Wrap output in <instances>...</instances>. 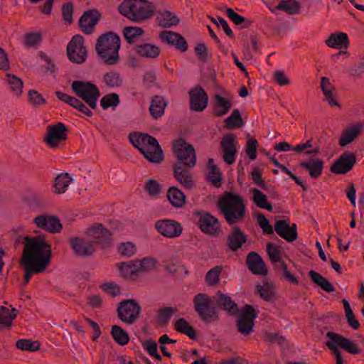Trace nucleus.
Wrapping results in <instances>:
<instances>
[{
    "mask_svg": "<svg viewBox=\"0 0 364 364\" xmlns=\"http://www.w3.org/2000/svg\"><path fill=\"white\" fill-rule=\"evenodd\" d=\"M270 10L273 13L277 11H283L289 15H293L299 12L300 4L296 0H281L277 6Z\"/></svg>",
    "mask_w": 364,
    "mask_h": 364,
    "instance_id": "f704fd0d",
    "label": "nucleus"
},
{
    "mask_svg": "<svg viewBox=\"0 0 364 364\" xmlns=\"http://www.w3.org/2000/svg\"><path fill=\"white\" fill-rule=\"evenodd\" d=\"M300 166L307 170L311 178H319L323 172V161L318 159H312L300 163Z\"/></svg>",
    "mask_w": 364,
    "mask_h": 364,
    "instance_id": "c756f323",
    "label": "nucleus"
},
{
    "mask_svg": "<svg viewBox=\"0 0 364 364\" xmlns=\"http://www.w3.org/2000/svg\"><path fill=\"white\" fill-rule=\"evenodd\" d=\"M220 211L230 225L242 222L245 216L246 208L241 196L226 192L218 202Z\"/></svg>",
    "mask_w": 364,
    "mask_h": 364,
    "instance_id": "f03ea898",
    "label": "nucleus"
},
{
    "mask_svg": "<svg viewBox=\"0 0 364 364\" xmlns=\"http://www.w3.org/2000/svg\"><path fill=\"white\" fill-rule=\"evenodd\" d=\"M156 21L159 26L162 28L174 26L179 23L178 18L169 11H159L156 16Z\"/></svg>",
    "mask_w": 364,
    "mask_h": 364,
    "instance_id": "c9c22d12",
    "label": "nucleus"
},
{
    "mask_svg": "<svg viewBox=\"0 0 364 364\" xmlns=\"http://www.w3.org/2000/svg\"><path fill=\"white\" fill-rule=\"evenodd\" d=\"M235 139V134H228L223 137L220 141L223 160L229 165L232 164L236 158Z\"/></svg>",
    "mask_w": 364,
    "mask_h": 364,
    "instance_id": "f3484780",
    "label": "nucleus"
},
{
    "mask_svg": "<svg viewBox=\"0 0 364 364\" xmlns=\"http://www.w3.org/2000/svg\"><path fill=\"white\" fill-rule=\"evenodd\" d=\"M167 198L170 203L176 208H181L186 203L185 194L177 187H170L167 191Z\"/></svg>",
    "mask_w": 364,
    "mask_h": 364,
    "instance_id": "58836bf2",
    "label": "nucleus"
},
{
    "mask_svg": "<svg viewBox=\"0 0 364 364\" xmlns=\"http://www.w3.org/2000/svg\"><path fill=\"white\" fill-rule=\"evenodd\" d=\"M5 80L9 85L10 90L16 96H19L22 92L23 82L22 80L11 74H6Z\"/></svg>",
    "mask_w": 364,
    "mask_h": 364,
    "instance_id": "8fccbe9b",
    "label": "nucleus"
},
{
    "mask_svg": "<svg viewBox=\"0 0 364 364\" xmlns=\"http://www.w3.org/2000/svg\"><path fill=\"white\" fill-rule=\"evenodd\" d=\"M70 245L74 254L77 257H90L95 252L93 242L87 241L81 237L70 238Z\"/></svg>",
    "mask_w": 364,
    "mask_h": 364,
    "instance_id": "a211bd4d",
    "label": "nucleus"
},
{
    "mask_svg": "<svg viewBox=\"0 0 364 364\" xmlns=\"http://www.w3.org/2000/svg\"><path fill=\"white\" fill-rule=\"evenodd\" d=\"M173 154L183 166L191 168L196 166V154L194 147L183 140H178L173 144Z\"/></svg>",
    "mask_w": 364,
    "mask_h": 364,
    "instance_id": "6e6552de",
    "label": "nucleus"
},
{
    "mask_svg": "<svg viewBox=\"0 0 364 364\" xmlns=\"http://www.w3.org/2000/svg\"><path fill=\"white\" fill-rule=\"evenodd\" d=\"M42 41V34L41 32H30L24 36L23 45L27 48L35 47Z\"/></svg>",
    "mask_w": 364,
    "mask_h": 364,
    "instance_id": "13d9d810",
    "label": "nucleus"
},
{
    "mask_svg": "<svg viewBox=\"0 0 364 364\" xmlns=\"http://www.w3.org/2000/svg\"><path fill=\"white\" fill-rule=\"evenodd\" d=\"M71 90L92 109L97 108V102L100 92L96 85L82 80H75L71 85Z\"/></svg>",
    "mask_w": 364,
    "mask_h": 364,
    "instance_id": "0eeeda50",
    "label": "nucleus"
},
{
    "mask_svg": "<svg viewBox=\"0 0 364 364\" xmlns=\"http://www.w3.org/2000/svg\"><path fill=\"white\" fill-rule=\"evenodd\" d=\"M143 33V29L138 26L126 27L123 30L124 36L129 43H135Z\"/></svg>",
    "mask_w": 364,
    "mask_h": 364,
    "instance_id": "603ef678",
    "label": "nucleus"
},
{
    "mask_svg": "<svg viewBox=\"0 0 364 364\" xmlns=\"http://www.w3.org/2000/svg\"><path fill=\"white\" fill-rule=\"evenodd\" d=\"M174 328L178 333L186 334L190 338L196 339V333L195 329L184 318H178L174 323Z\"/></svg>",
    "mask_w": 364,
    "mask_h": 364,
    "instance_id": "a18cd8bd",
    "label": "nucleus"
},
{
    "mask_svg": "<svg viewBox=\"0 0 364 364\" xmlns=\"http://www.w3.org/2000/svg\"><path fill=\"white\" fill-rule=\"evenodd\" d=\"M226 14L228 16V18L234 22L236 25H242V28H249L251 24L252 21L249 19H247L244 18L243 16L237 14L234 11V10L231 8H227L225 9Z\"/></svg>",
    "mask_w": 364,
    "mask_h": 364,
    "instance_id": "5fc2aeb1",
    "label": "nucleus"
},
{
    "mask_svg": "<svg viewBox=\"0 0 364 364\" xmlns=\"http://www.w3.org/2000/svg\"><path fill=\"white\" fill-rule=\"evenodd\" d=\"M120 38L109 32L101 35L97 40L95 50L99 58L107 65H114L119 60Z\"/></svg>",
    "mask_w": 364,
    "mask_h": 364,
    "instance_id": "20e7f679",
    "label": "nucleus"
},
{
    "mask_svg": "<svg viewBox=\"0 0 364 364\" xmlns=\"http://www.w3.org/2000/svg\"><path fill=\"white\" fill-rule=\"evenodd\" d=\"M356 163L355 155L344 152L331 166L330 170L336 174H345L349 172Z\"/></svg>",
    "mask_w": 364,
    "mask_h": 364,
    "instance_id": "2eb2a0df",
    "label": "nucleus"
},
{
    "mask_svg": "<svg viewBox=\"0 0 364 364\" xmlns=\"http://www.w3.org/2000/svg\"><path fill=\"white\" fill-rule=\"evenodd\" d=\"M214 109L213 113L217 117H222L226 114L232 107L230 99L223 97L220 95H215L213 97Z\"/></svg>",
    "mask_w": 364,
    "mask_h": 364,
    "instance_id": "2f4dec72",
    "label": "nucleus"
},
{
    "mask_svg": "<svg viewBox=\"0 0 364 364\" xmlns=\"http://www.w3.org/2000/svg\"><path fill=\"white\" fill-rule=\"evenodd\" d=\"M176 311L177 309L174 307H164L160 309L158 311L159 321L161 323H166Z\"/></svg>",
    "mask_w": 364,
    "mask_h": 364,
    "instance_id": "e2e57ef3",
    "label": "nucleus"
},
{
    "mask_svg": "<svg viewBox=\"0 0 364 364\" xmlns=\"http://www.w3.org/2000/svg\"><path fill=\"white\" fill-rule=\"evenodd\" d=\"M139 274L149 272L156 268L158 262L155 258L147 257L142 259L136 260Z\"/></svg>",
    "mask_w": 364,
    "mask_h": 364,
    "instance_id": "09e8293b",
    "label": "nucleus"
},
{
    "mask_svg": "<svg viewBox=\"0 0 364 364\" xmlns=\"http://www.w3.org/2000/svg\"><path fill=\"white\" fill-rule=\"evenodd\" d=\"M159 38L163 42L173 46L181 52H186L188 50L186 41L178 33L165 30L159 33Z\"/></svg>",
    "mask_w": 364,
    "mask_h": 364,
    "instance_id": "4be33fe9",
    "label": "nucleus"
},
{
    "mask_svg": "<svg viewBox=\"0 0 364 364\" xmlns=\"http://www.w3.org/2000/svg\"><path fill=\"white\" fill-rule=\"evenodd\" d=\"M267 252L275 269H278V267L280 266V264L284 263V261L282 259L281 248L277 245L268 243L267 245Z\"/></svg>",
    "mask_w": 364,
    "mask_h": 364,
    "instance_id": "79ce46f5",
    "label": "nucleus"
},
{
    "mask_svg": "<svg viewBox=\"0 0 364 364\" xmlns=\"http://www.w3.org/2000/svg\"><path fill=\"white\" fill-rule=\"evenodd\" d=\"M208 166L210 171L208 173L209 181L215 186L220 187L221 186V173L219 169L214 164L213 159H208Z\"/></svg>",
    "mask_w": 364,
    "mask_h": 364,
    "instance_id": "864d4df0",
    "label": "nucleus"
},
{
    "mask_svg": "<svg viewBox=\"0 0 364 364\" xmlns=\"http://www.w3.org/2000/svg\"><path fill=\"white\" fill-rule=\"evenodd\" d=\"M227 241L228 247L235 252L246 242L247 236L238 227H235L228 236Z\"/></svg>",
    "mask_w": 364,
    "mask_h": 364,
    "instance_id": "cd10ccee",
    "label": "nucleus"
},
{
    "mask_svg": "<svg viewBox=\"0 0 364 364\" xmlns=\"http://www.w3.org/2000/svg\"><path fill=\"white\" fill-rule=\"evenodd\" d=\"M222 267L216 266L208 272L205 275V281L209 285H215L219 282V276L221 273Z\"/></svg>",
    "mask_w": 364,
    "mask_h": 364,
    "instance_id": "680f3d73",
    "label": "nucleus"
},
{
    "mask_svg": "<svg viewBox=\"0 0 364 364\" xmlns=\"http://www.w3.org/2000/svg\"><path fill=\"white\" fill-rule=\"evenodd\" d=\"M68 138V128L62 122L54 124H49L43 138L44 142L50 149H55L59 146L62 141Z\"/></svg>",
    "mask_w": 364,
    "mask_h": 364,
    "instance_id": "1a4fd4ad",
    "label": "nucleus"
},
{
    "mask_svg": "<svg viewBox=\"0 0 364 364\" xmlns=\"http://www.w3.org/2000/svg\"><path fill=\"white\" fill-rule=\"evenodd\" d=\"M364 128V124L358 122L350 125L342 133L339 139V144L341 146H346L351 143L362 132Z\"/></svg>",
    "mask_w": 364,
    "mask_h": 364,
    "instance_id": "bb28decb",
    "label": "nucleus"
},
{
    "mask_svg": "<svg viewBox=\"0 0 364 364\" xmlns=\"http://www.w3.org/2000/svg\"><path fill=\"white\" fill-rule=\"evenodd\" d=\"M155 228L159 234L167 238L179 237L183 232L181 223L171 219L157 220L155 223Z\"/></svg>",
    "mask_w": 364,
    "mask_h": 364,
    "instance_id": "4468645a",
    "label": "nucleus"
},
{
    "mask_svg": "<svg viewBox=\"0 0 364 364\" xmlns=\"http://www.w3.org/2000/svg\"><path fill=\"white\" fill-rule=\"evenodd\" d=\"M326 44L330 48L336 49L347 48L348 37L345 33H333L326 41Z\"/></svg>",
    "mask_w": 364,
    "mask_h": 364,
    "instance_id": "e433bc0d",
    "label": "nucleus"
},
{
    "mask_svg": "<svg viewBox=\"0 0 364 364\" xmlns=\"http://www.w3.org/2000/svg\"><path fill=\"white\" fill-rule=\"evenodd\" d=\"M195 311L199 318L205 323L218 320V313L210 297L205 294H198L193 299Z\"/></svg>",
    "mask_w": 364,
    "mask_h": 364,
    "instance_id": "423d86ee",
    "label": "nucleus"
},
{
    "mask_svg": "<svg viewBox=\"0 0 364 364\" xmlns=\"http://www.w3.org/2000/svg\"><path fill=\"white\" fill-rule=\"evenodd\" d=\"M111 335L114 341L120 346H124L129 343V334L119 326L114 325L112 326Z\"/></svg>",
    "mask_w": 364,
    "mask_h": 364,
    "instance_id": "de8ad7c7",
    "label": "nucleus"
},
{
    "mask_svg": "<svg viewBox=\"0 0 364 364\" xmlns=\"http://www.w3.org/2000/svg\"><path fill=\"white\" fill-rule=\"evenodd\" d=\"M119 104V95L116 93H110L105 95L100 100V105L103 109L110 107H116Z\"/></svg>",
    "mask_w": 364,
    "mask_h": 364,
    "instance_id": "052dcab7",
    "label": "nucleus"
},
{
    "mask_svg": "<svg viewBox=\"0 0 364 364\" xmlns=\"http://www.w3.org/2000/svg\"><path fill=\"white\" fill-rule=\"evenodd\" d=\"M119 13L136 22H141L151 18L155 6L148 0H124L119 6Z\"/></svg>",
    "mask_w": 364,
    "mask_h": 364,
    "instance_id": "39448f33",
    "label": "nucleus"
},
{
    "mask_svg": "<svg viewBox=\"0 0 364 364\" xmlns=\"http://www.w3.org/2000/svg\"><path fill=\"white\" fill-rule=\"evenodd\" d=\"M68 58L73 63L78 64L85 62L87 58V50L84 46V38L80 35L73 37L67 46Z\"/></svg>",
    "mask_w": 364,
    "mask_h": 364,
    "instance_id": "f8f14e48",
    "label": "nucleus"
},
{
    "mask_svg": "<svg viewBox=\"0 0 364 364\" xmlns=\"http://www.w3.org/2000/svg\"><path fill=\"white\" fill-rule=\"evenodd\" d=\"M103 82L110 88L119 87L123 83V77L119 73L111 70L104 74Z\"/></svg>",
    "mask_w": 364,
    "mask_h": 364,
    "instance_id": "49530a36",
    "label": "nucleus"
},
{
    "mask_svg": "<svg viewBox=\"0 0 364 364\" xmlns=\"http://www.w3.org/2000/svg\"><path fill=\"white\" fill-rule=\"evenodd\" d=\"M100 17V13L96 9L85 11L79 20V26L81 31L85 34H91Z\"/></svg>",
    "mask_w": 364,
    "mask_h": 364,
    "instance_id": "6ab92c4d",
    "label": "nucleus"
},
{
    "mask_svg": "<svg viewBox=\"0 0 364 364\" xmlns=\"http://www.w3.org/2000/svg\"><path fill=\"white\" fill-rule=\"evenodd\" d=\"M136 53L142 58H156L160 54V48L151 43L136 45L134 48Z\"/></svg>",
    "mask_w": 364,
    "mask_h": 364,
    "instance_id": "473e14b6",
    "label": "nucleus"
},
{
    "mask_svg": "<svg viewBox=\"0 0 364 364\" xmlns=\"http://www.w3.org/2000/svg\"><path fill=\"white\" fill-rule=\"evenodd\" d=\"M28 101L33 106L45 105L46 100L36 90H32L28 92Z\"/></svg>",
    "mask_w": 364,
    "mask_h": 364,
    "instance_id": "69168bd1",
    "label": "nucleus"
},
{
    "mask_svg": "<svg viewBox=\"0 0 364 364\" xmlns=\"http://www.w3.org/2000/svg\"><path fill=\"white\" fill-rule=\"evenodd\" d=\"M225 127L228 129H232L235 127L243 126V120L238 109H234L232 114L225 121Z\"/></svg>",
    "mask_w": 364,
    "mask_h": 364,
    "instance_id": "3c124183",
    "label": "nucleus"
},
{
    "mask_svg": "<svg viewBox=\"0 0 364 364\" xmlns=\"http://www.w3.org/2000/svg\"><path fill=\"white\" fill-rule=\"evenodd\" d=\"M86 235L93 239L94 242L100 244H109L111 241V233L102 224L97 223L89 228Z\"/></svg>",
    "mask_w": 364,
    "mask_h": 364,
    "instance_id": "b1692460",
    "label": "nucleus"
},
{
    "mask_svg": "<svg viewBox=\"0 0 364 364\" xmlns=\"http://www.w3.org/2000/svg\"><path fill=\"white\" fill-rule=\"evenodd\" d=\"M326 337L328 338L326 342L331 345L335 346L337 348L338 347H341L343 350L353 355L360 353V350L354 342L340 334L333 332H328Z\"/></svg>",
    "mask_w": 364,
    "mask_h": 364,
    "instance_id": "dca6fc26",
    "label": "nucleus"
},
{
    "mask_svg": "<svg viewBox=\"0 0 364 364\" xmlns=\"http://www.w3.org/2000/svg\"><path fill=\"white\" fill-rule=\"evenodd\" d=\"M189 95L191 109L201 112L207 107L208 97L202 87H194L190 90Z\"/></svg>",
    "mask_w": 364,
    "mask_h": 364,
    "instance_id": "aec40b11",
    "label": "nucleus"
},
{
    "mask_svg": "<svg viewBox=\"0 0 364 364\" xmlns=\"http://www.w3.org/2000/svg\"><path fill=\"white\" fill-rule=\"evenodd\" d=\"M166 102L164 99V97L161 96H154L149 106V112L151 116L154 119H158L161 117L164 114V109L166 107Z\"/></svg>",
    "mask_w": 364,
    "mask_h": 364,
    "instance_id": "72a5a7b5",
    "label": "nucleus"
},
{
    "mask_svg": "<svg viewBox=\"0 0 364 364\" xmlns=\"http://www.w3.org/2000/svg\"><path fill=\"white\" fill-rule=\"evenodd\" d=\"M117 267L125 279H135L139 274L136 260L117 263Z\"/></svg>",
    "mask_w": 364,
    "mask_h": 364,
    "instance_id": "c85d7f7f",
    "label": "nucleus"
},
{
    "mask_svg": "<svg viewBox=\"0 0 364 364\" xmlns=\"http://www.w3.org/2000/svg\"><path fill=\"white\" fill-rule=\"evenodd\" d=\"M145 189L149 195L156 196L161 192V186L156 181L149 179L146 183Z\"/></svg>",
    "mask_w": 364,
    "mask_h": 364,
    "instance_id": "774afa93",
    "label": "nucleus"
},
{
    "mask_svg": "<svg viewBox=\"0 0 364 364\" xmlns=\"http://www.w3.org/2000/svg\"><path fill=\"white\" fill-rule=\"evenodd\" d=\"M309 276L316 285L320 287L325 291L328 293L335 291L333 285L326 278L316 272L311 270L309 272Z\"/></svg>",
    "mask_w": 364,
    "mask_h": 364,
    "instance_id": "c03bdc74",
    "label": "nucleus"
},
{
    "mask_svg": "<svg viewBox=\"0 0 364 364\" xmlns=\"http://www.w3.org/2000/svg\"><path fill=\"white\" fill-rule=\"evenodd\" d=\"M350 76L353 79H359L364 75V58L354 62L350 65L348 70Z\"/></svg>",
    "mask_w": 364,
    "mask_h": 364,
    "instance_id": "4d7b16f0",
    "label": "nucleus"
},
{
    "mask_svg": "<svg viewBox=\"0 0 364 364\" xmlns=\"http://www.w3.org/2000/svg\"><path fill=\"white\" fill-rule=\"evenodd\" d=\"M16 346L21 350L34 352L40 348V343L37 341H33L28 339H20L16 341Z\"/></svg>",
    "mask_w": 364,
    "mask_h": 364,
    "instance_id": "bf43d9fd",
    "label": "nucleus"
},
{
    "mask_svg": "<svg viewBox=\"0 0 364 364\" xmlns=\"http://www.w3.org/2000/svg\"><path fill=\"white\" fill-rule=\"evenodd\" d=\"M129 139L131 144L151 163L163 161V151L154 137L147 134L134 132L129 135Z\"/></svg>",
    "mask_w": 364,
    "mask_h": 364,
    "instance_id": "7ed1b4c3",
    "label": "nucleus"
},
{
    "mask_svg": "<svg viewBox=\"0 0 364 364\" xmlns=\"http://www.w3.org/2000/svg\"><path fill=\"white\" fill-rule=\"evenodd\" d=\"M218 298L216 300V303L218 306L228 311L230 314L234 315L237 313V305L230 299V296L225 295L220 291L218 293Z\"/></svg>",
    "mask_w": 364,
    "mask_h": 364,
    "instance_id": "ea45409f",
    "label": "nucleus"
},
{
    "mask_svg": "<svg viewBox=\"0 0 364 364\" xmlns=\"http://www.w3.org/2000/svg\"><path fill=\"white\" fill-rule=\"evenodd\" d=\"M141 312V306L134 299H127L119 303L117 313L119 319L127 324L134 323Z\"/></svg>",
    "mask_w": 364,
    "mask_h": 364,
    "instance_id": "9d476101",
    "label": "nucleus"
},
{
    "mask_svg": "<svg viewBox=\"0 0 364 364\" xmlns=\"http://www.w3.org/2000/svg\"><path fill=\"white\" fill-rule=\"evenodd\" d=\"M274 230L281 237L289 242H292L297 239V228L295 223L290 226L286 220H277L274 224Z\"/></svg>",
    "mask_w": 364,
    "mask_h": 364,
    "instance_id": "5701e85b",
    "label": "nucleus"
},
{
    "mask_svg": "<svg viewBox=\"0 0 364 364\" xmlns=\"http://www.w3.org/2000/svg\"><path fill=\"white\" fill-rule=\"evenodd\" d=\"M247 265L253 274L266 275L267 269L262 258L255 252H251L247 257Z\"/></svg>",
    "mask_w": 364,
    "mask_h": 364,
    "instance_id": "a878e982",
    "label": "nucleus"
},
{
    "mask_svg": "<svg viewBox=\"0 0 364 364\" xmlns=\"http://www.w3.org/2000/svg\"><path fill=\"white\" fill-rule=\"evenodd\" d=\"M257 291L260 297L266 301L273 302L275 299V289L272 283L264 282L262 285L256 287Z\"/></svg>",
    "mask_w": 364,
    "mask_h": 364,
    "instance_id": "a19ab883",
    "label": "nucleus"
},
{
    "mask_svg": "<svg viewBox=\"0 0 364 364\" xmlns=\"http://www.w3.org/2000/svg\"><path fill=\"white\" fill-rule=\"evenodd\" d=\"M16 309L11 310L6 307L1 306L0 308V323L7 326H11L13 320L16 317Z\"/></svg>",
    "mask_w": 364,
    "mask_h": 364,
    "instance_id": "6e6d98bb",
    "label": "nucleus"
},
{
    "mask_svg": "<svg viewBox=\"0 0 364 364\" xmlns=\"http://www.w3.org/2000/svg\"><path fill=\"white\" fill-rule=\"evenodd\" d=\"M252 193V199L258 208L265 209L268 211L272 210V204L267 201V196L260 190L257 188H252L250 190Z\"/></svg>",
    "mask_w": 364,
    "mask_h": 364,
    "instance_id": "4c0bfd02",
    "label": "nucleus"
},
{
    "mask_svg": "<svg viewBox=\"0 0 364 364\" xmlns=\"http://www.w3.org/2000/svg\"><path fill=\"white\" fill-rule=\"evenodd\" d=\"M33 222L38 228L52 234L60 232L63 229L59 218L54 215H38Z\"/></svg>",
    "mask_w": 364,
    "mask_h": 364,
    "instance_id": "ddd939ff",
    "label": "nucleus"
},
{
    "mask_svg": "<svg viewBox=\"0 0 364 364\" xmlns=\"http://www.w3.org/2000/svg\"><path fill=\"white\" fill-rule=\"evenodd\" d=\"M21 264L24 268V285L35 274L43 272L50 262V245L42 237H25Z\"/></svg>",
    "mask_w": 364,
    "mask_h": 364,
    "instance_id": "f257e3e1",
    "label": "nucleus"
},
{
    "mask_svg": "<svg viewBox=\"0 0 364 364\" xmlns=\"http://www.w3.org/2000/svg\"><path fill=\"white\" fill-rule=\"evenodd\" d=\"M257 220L259 226L262 228L264 233L268 235L273 233V228L263 213L258 214Z\"/></svg>",
    "mask_w": 364,
    "mask_h": 364,
    "instance_id": "338daca9",
    "label": "nucleus"
},
{
    "mask_svg": "<svg viewBox=\"0 0 364 364\" xmlns=\"http://www.w3.org/2000/svg\"><path fill=\"white\" fill-rule=\"evenodd\" d=\"M321 89L324 95V101H326L331 107L336 106L340 107V104L333 97V85L331 83L330 80L327 77H322L321 79Z\"/></svg>",
    "mask_w": 364,
    "mask_h": 364,
    "instance_id": "7c9ffc66",
    "label": "nucleus"
},
{
    "mask_svg": "<svg viewBox=\"0 0 364 364\" xmlns=\"http://www.w3.org/2000/svg\"><path fill=\"white\" fill-rule=\"evenodd\" d=\"M72 181L73 178L68 173L58 175L54 181V192L57 194L64 193Z\"/></svg>",
    "mask_w": 364,
    "mask_h": 364,
    "instance_id": "37998d69",
    "label": "nucleus"
},
{
    "mask_svg": "<svg viewBox=\"0 0 364 364\" xmlns=\"http://www.w3.org/2000/svg\"><path fill=\"white\" fill-rule=\"evenodd\" d=\"M173 176L180 184L186 189H191L194 186L193 176L187 167L180 164H175L173 166Z\"/></svg>",
    "mask_w": 364,
    "mask_h": 364,
    "instance_id": "393cba45",
    "label": "nucleus"
},
{
    "mask_svg": "<svg viewBox=\"0 0 364 364\" xmlns=\"http://www.w3.org/2000/svg\"><path fill=\"white\" fill-rule=\"evenodd\" d=\"M200 230L210 235H217L220 228L218 220L208 213H203L198 220Z\"/></svg>",
    "mask_w": 364,
    "mask_h": 364,
    "instance_id": "412c9836",
    "label": "nucleus"
},
{
    "mask_svg": "<svg viewBox=\"0 0 364 364\" xmlns=\"http://www.w3.org/2000/svg\"><path fill=\"white\" fill-rule=\"evenodd\" d=\"M120 255L130 257L136 252V246L131 242L122 243L118 247Z\"/></svg>",
    "mask_w": 364,
    "mask_h": 364,
    "instance_id": "0e129e2a",
    "label": "nucleus"
},
{
    "mask_svg": "<svg viewBox=\"0 0 364 364\" xmlns=\"http://www.w3.org/2000/svg\"><path fill=\"white\" fill-rule=\"evenodd\" d=\"M257 314L251 305H246L240 311L237 319V329L241 334L247 336L253 331Z\"/></svg>",
    "mask_w": 364,
    "mask_h": 364,
    "instance_id": "9b49d317",
    "label": "nucleus"
}]
</instances>
